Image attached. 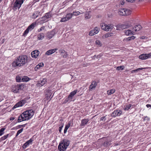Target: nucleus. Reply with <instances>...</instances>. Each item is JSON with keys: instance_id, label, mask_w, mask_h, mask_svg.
Returning <instances> with one entry per match:
<instances>
[{"instance_id": "1", "label": "nucleus", "mask_w": 151, "mask_h": 151, "mask_svg": "<svg viewBox=\"0 0 151 151\" xmlns=\"http://www.w3.org/2000/svg\"><path fill=\"white\" fill-rule=\"evenodd\" d=\"M27 57L22 55L17 57L13 62L12 66L13 68H18L24 66L28 63Z\"/></svg>"}, {"instance_id": "2", "label": "nucleus", "mask_w": 151, "mask_h": 151, "mask_svg": "<svg viewBox=\"0 0 151 151\" xmlns=\"http://www.w3.org/2000/svg\"><path fill=\"white\" fill-rule=\"evenodd\" d=\"M34 114V112L32 109L24 111L19 116L17 120L18 122H19L29 119Z\"/></svg>"}, {"instance_id": "3", "label": "nucleus", "mask_w": 151, "mask_h": 151, "mask_svg": "<svg viewBox=\"0 0 151 151\" xmlns=\"http://www.w3.org/2000/svg\"><path fill=\"white\" fill-rule=\"evenodd\" d=\"M70 141L67 139H64L61 141L58 146V149L60 151H64L69 145Z\"/></svg>"}, {"instance_id": "4", "label": "nucleus", "mask_w": 151, "mask_h": 151, "mask_svg": "<svg viewBox=\"0 0 151 151\" xmlns=\"http://www.w3.org/2000/svg\"><path fill=\"white\" fill-rule=\"evenodd\" d=\"M118 13L121 16H128L131 14V11L129 9L121 8L119 9Z\"/></svg>"}, {"instance_id": "5", "label": "nucleus", "mask_w": 151, "mask_h": 151, "mask_svg": "<svg viewBox=\"0 0 151 151\" xmlns=\"http://www.w3.org/2000/svg\"><path fill=\"white\" fill-rule=\"evenodd\" d=\"M100 26L102 29L106 31H111L114 28L113 25L111 24H106L105 23H102Z\"/></svg>"}, {"instance_id": "6", "label": "nucleus", "mask_w": 151, "mask_h": 151, "mask_svg": "<svg viewBox=\"0 0 151 151\" xmlns=\"http://www.w3.org/2000/svg\"><path fill=\"white\" fill-rule=\"evenodd\" d=\"M77 92V90H75L71 92L68 96V97L66 98L63 101V104H66L68 102H70L72 101L73 98Z\"/></svg>"}, {"instance_id": "7", "label": "nucleus", "mask_w": 151, "mask_h": 151, "mask_svg": "<svg viewBox=\"0 0 151 151\" xmlns=\"http://www.w3.org/2000/svg\"><path fill=\"white\" fill-rule=\"evenodd\" d=\"M25 0H16L14 4L13 7L15 9H19Z\"/></svg>"}, {"instance_id": "8", "label": "nucleus", "mask_w": 151, "mask_h": 151, "mask_svg": "<svg viewBox=\"0 0 151 151\" xmlns=\"http://www.w3.org/2000/svg\"><path fill=\"white\" fill-rule=\"evenodd\" d=\"M130 24H119L116 26V30H122L123 29L128 28L130 26Z\"/></svg>"}, {"instance_id": "9", "label": "nucleus", "mask_w": 151, "mask_h": 151, "mask_svg": "<svg viewBox=\"0 0 151 151\" xmlns=\"http://www.w3.org/2000/svg\"><path fill=\"white\" fill-rule=\"evenodd\" d=\"M99 28L97 27H96L90 31L88 35L91 36H93L98 34L99 32Z\"/></svg>"}, {"instance_id": "10", "label": "nucleus", "mask_w": 151, "mask_h": 151, "mask_svg": "<svg viewBox=\"0 0 151 151\" xmlns=\"http://www.w3.org/2000/svg\"><path fill=\"white\" fill-rule=\"evenodd\" d=\"M72 18V15L70 13L67 14L65 17L61 18L60 20V22H65Z\"/></svg>"}, {"instance_id": "11", "label": "nucleus", "mask_w": 151, "mask_h": 151, "mask_svg": "<svg viewBox=\"0 0 151 151\" xmlns=\"http://www.w3.org/2000/svg\"><path fill=\"white\" fill-rule=\"evenodd\" d=\"M47 79L43 78L40 79L37 82V87H41L43 86L47 82Z\"/></svg>"}, {"instance_id": "12", "label": "nucleus", "mask_w": 151, "mask_h": 151, "mask_svg": "<svg viewBox=\"0 0 151 151\" xmlns=\"http://www.w3.org/2000/svg\"><path fill=\"white\" fill-rule=\"evenodd\" d=\"M45 98L47 100H49L50 101L52 99V97L50 99V97L52 94L51 90L47 89L46 90Z\"/></svg>"}, {"instance_id": "13", "label": "nucleus", "mask_w": 151, "mask_h": 151, "mask_svg": "<svg viewBox=\"0 0 151 151\" xmlns=\"http://www.w3.org/2000/svg\"><path fill=\"white\" fill-rule=\"evenodd\" d=\"M122 111L120 110H114L111 114L112 116L116 117L117 116H120L122 114Z\"/></svg>"}, {"instance_id": "14", "label": "nucleus", "mask_w": 151, "mask_h": 151, "mask_svg": "<svg viewBox=\"0 0 151 151\" xmlns=\"http://www.w3.org/2000/svg\"><path fill=\"white\" fill-rule=\"evenodd\" d=\"M39 53L40 52L38 50H35L31 52V56L33 58H36L38 56Z\"/></svg>"}, {"instance_id": "15", "label": "nucleus", "mask_w": 151, "mask_h": 151, "mask_svg": "<svg viewBox=\"0 0 151 151\" xmlns=\"http://www.w3.org/2000/svg\"><path fill=\"white\" fill-rule=\"evenodd\" d=\"M58 49L56 48L49 50L45 52V55H50L54 53Z\"/></svg>"}, {"instance_id": "16", "label": "nucleus", "mask_w": 151, "mask_h": 151, "mask_svg": "<svg viewBox=\"0 0 151 151\" xmlns=\"http://www.w3.org/2000/svg\"><path fill=\"white\" fill-rule=\"evenodd\" d=\"M125 34L127 36H130L134 34V31H131L129 29H127L124 30Z\"/></svg>"}, {"instance_id": "17", "label": "nucleus", "mask_w": 151, "mask_h": 151, "mask_svg": "<svg viewBox=\"0 0 151 151\" xmlns=\"http://www.w3.org/2000/svg\"><path fill=\"white\" fill-rule=\"evenodd\" d=\"M89 121V120L88 119H83L81 120V122L80 125V126L81 127H84L87 124Z\"/></svg>"}, {"instance_id": "18", "label": "nucleus", "mask_w": 151, "mask_h": 151, "mask_svg": "<svg viewBox=\"0 0 151 151\" xmlns=\"http://www.w3.org/2000/svg\"><path fill=\"white\" fill-rule=\"evenodd\" d=\"M97 85V83L95 81H93L89 86V89L91 90L95 88Z\"/></svg>"}, {"instance_id": "19", "label": "nucleus", "mask_w": 151, "mask_h": 151, "mask_svg": "<svg viewBox=\"0 0 151 151\" xmlns=\"http://www.w3.org/2000/svg\"><path fill=\"white\" fill-rule=\"evenodd\" d=\"M142 28L141 26L140 25L135 26L133 28V30L134 33L137 31H139Z\"/></svg>"}, {"instance_id": "20", "label": "nucleus", "mask_w": 151, "mask_h": 151, "mask_svg": "<svg viewBox=\"0 0 151 151\" xmlns=\"http://www.w3.org/2000/svg\"><path fill=\"white\" fill-rule=\"evenodd\" d=\"M23 87V86L22 85H17L15 86V88L17 89V90H14V93H17L18 92V91L22 89Z\"/></svg>"}, {"instance_id": "21", "label": "nucleus", "mask_w": 151, "mask_h": 151, "mask_svg": "<svg viewBox=\"0 0 151 151\" xmlns=\"http://www.w3.org/2000/svg\"><path fill=\"white\" fill-rule=\"evenodd\" d=\"M55 34V33L53 32H48L47 33V37L49 39H50L54 36Z\"/></svg>"}, {"instance_id": "22", "label": "nucleus", "mask_w": 151, "mask_h": 151, "mask_svg": "<svg viewBox=\"0 0 151 151\" xmlns=\"http://www.w3.org/2000/svg\"><path fill=\"white\" fill-rule=\"evenodd\" d=\"M60 52L61 53V55L63 56L64 58H66L68 56V54L66 52H65V50L61 49L60 50Z\"/></svg>"}, {"instance_id": "23", "label": "nucleus", "mask_w": 151, "mask_h": 151, "mask_svg": "<svg viewBox=\"0 0 151 151\" xmlns=\"http://www.w3.org/2000/svg\"><path fill=\"white\" fill-rule=\"evenodd\" d=\"M44 65V64L42 63H40L36 66L35 68V70H37L38 69H40L41 67H43Z\"/></svg>"}, {"instance_id": "24", "label": "nucleus", "mask_w": 151, "mask_h": 151, "mask_svg": "<svg viewBox=\"0 0 151 151\" xmlns=\"http://www.w3.org/2000/svg\"><path fill=\"white\" fill-rule=\"evenodd\" d=\"M139 58L142 60H145L148 59L146 54H142L139 56Z\"/></svg>"}, {"instance_id": "25", "label": "nucleus", "mask_w": 151, "mask_h": 151, "mask_svg": "<svg viewBox=\"0 0 151 151\" xmlns=\"http://www.w3.org/2000/svg\"><path fill=\"white\" fill-rule=\"evenodd\" d=\"M135 38V37L134 36H132L131 37H129L128 38H127L126 39H124L123 40L124 42H127L128 41H129L130 40H133Z\"/></svg>"}, {"instance_id": "26", "label": "nucleus", "mask_w": 151, "mask_h": 151, "mask_svg": "<svg viewBox=\"0 0 151 151\" xmlns=\"http://www.w3.org/2000/svg\"><path fill=\"white\" fill-rule=\"evenodd\" d=\"M44 37V35L43 33H41L39 34L37 36L38 40H42Z\"/></svg>"}, {"instance_id": "27", "label": "nucleus", "mask_w": 151, "mask_h": 151, "mask_svg": "<svg viewBox=\"0 0 151 151\" xmlns=\"http://www.w3.org/2000/svg\"><path fill=\"white\" fill-rule=\"evenodd\" d=\"M36 25V23H33L32 24H31L30 25H29L27 28L29 31H31L34 28L35 26Z\"/></svg>"}, {"instance_id": "28", "label": "nucleus", "mask_w": 151, "mask_h": 151, "mask_svg": "<svg viewBox=\"0 0 151 151\" xmlns=\"http://www.w3.org/2000/svg\"><path fill=\"white\" fill-rule=\"evenodd\" d=\"M112 34V33H107L104 35H103L102 36V37L103 39L106 38L108 37L111 36V35Z\"/></svg>"}, {"instance_id": "29", "label": "nucleus", "mask_w": 151, "mask_h": 151, "mask_svg": "<svg viewBox=\"0 0 151 151\" xmlns=\"http://www.w3.org/2000/svg\"><path fill=\"white\" fill-rule=\"evenodd\" d=\"M83 13H81L79 12V11H73L72 13H70L72 15V17L73 16H77L81 14H83Z\"/></svg>"}, {"instance_id": "30", "label": "nucleus", "mask_w": 151, "mask_h": 151, "mask_svg": "<svg viewBox=\"0 0 151 151\" xmlns=\"http://www.w3.org/2000/svg\"><path fill=\"white\" fill-rule=\"evenodd\" d=\"M132 106L131 104H127L124 106V110H128Z\"/></svg>"}, {"instance_id": "31", "label": "nucleus", "mask_w": 151, "mask_h": 151, "mask_svg": "<svg viewBox=\"0 0 151 151\" xmlns=\"http://www.w3.org/2000/svg\"><path fill=\"white\" fill-rule=\"evenodd\" d=\"M115 91V90L114 89H112L110 90H108L107 91V93L109 95H111L114 93Z\"/></svg>"}, {"instance_id": "32", "label": "nucleus", "mask_w": 151, "mask_h": 151, "mask_svg": "<svg viewBox=\"0 0 151 151\" xmlns=\"http://www.w3.org/2000/svg\"><path fill=\"white\" fill-rule=\"evenodd\" d=\"M30 79L27 76H24L22 79V81L23 82H27L30 80Z\"/></svg>"}, {"instance_id": "33", "label": "nucleus", "mask_w": 151, "mask_h": 151, "mask_svg": "<svg viewBox=\"0 0 151 151\" xmlns=\"http://www.w3.org/2000/svg\"><path fill=\"white\" fill-rule=\"evenodd\" d=\"M23 106V104H22L20 101L16 104L13 107V109L15 108L18 107L22 106Z\"/></svg>"}, {"instance_id": "34", "label": "nucleus", "mask_w": 151, "mask_h": 151, "mask_svg": "<svg viewBox=\"0 0 151 151\" xmlns=\"http://www.w3.org/2000/svg\"><path fill=\"white\" fill-rule=\"evenodd\" d=\"M144 69V68H137L136 69H135V70H133L131 71V73H136V72H137L138 71L140 70H142Z\"/></svg>"}, {"instance_id": "35", "label": "nucleus", "mask_w": 151, "mask_h": 151, "mask_svg": "<svg viewBox=\"0 0 151 151\" xmlns=\"http://www.w3.org/2000/svg\"><path fill=\"white\" fill-rule=\"evenodd\" d=\"M96 45H98L100 47L102 45V44L101 42L99 40H97L95 41Z\"/></svg>"}, {"instance_id": "36", "label": "nucleus", "mask_w": 151, "mask_h": 151, "mask_svg": "<svg viewBox=\"0 0 151 151\" xmlns=\"http://www.w3.org/2000/svg\"><path fill=\"white\" fill-rule=\"evenodd\" d=\"M8 135H9V134H7L6 135H5L4 136H3L2 137L0 138V141H3L4 140L6 139L7 138V137L8 136Z\"/></svg>"}, {"instance_id": "37", "label": "nucleus", "mask_w": 151, "mask_h": 151, "mask_svg": "<svg viewBox=\"0 0 151 151\" xmlns=\"http://www.w3.org/2000/svg\"><path fill=\"white\" fill-rule=\"evenodd\" d=\"M124 66L123 65L118 66L116 68V70H122L124 69Z\"/></svg>"}, {"instance_id": "38", "label": "nucleus", "mask_w": 151, "mask_h": 151, "mask_svg": "<svg viewBox=\"0 0 151 151\" xmlns=\"http://www.w3.org/2000/svg\"><path fill=\"white\" fill-rule=\"evenodd\" d=\"M85 17L86 19H88L91 17V16L88 12H86L85 14Z\"/></svg>"}, {"instance_id": "39", "label": "nucleus", "mask_w": 151, "mask_h": 151, "mask_svg": "<svg viewBox=\"0 0 151 151\" xmlns=\"http://www.w3.org/2000/svg\"><path fill=\"white\" fill-rule=\"evenodd\" d=\"M23 128H22L21 129L19 130L17 133L16 137H17V136L23 131Z\"/></svg>"}, {"instance_id": "40", "label": "nucleus", "mask_w": 151, "mask_h": 151, "mask_svg": "<svg viewBox=\"0 0 151 151\" xmlns=\"http://www.w3.org/2000/svg\"><path fill=\"white\" fill-rule=\"evenodd\" d=\"M51 15L49 13H47L45 14L44 16V17L46 18V19H48V18L51 17Z\"/></svg>"}, {"instance_id": "41", "label": "nucleus", "mask_w": 151, "mask_h": 151, "mask_svg": "<svg viewBox=\"0 0 151 151\" xmlns=\"http://www.w3.org/2000/svg\"><path fill=\"white\" fill-rule=\"evenodd\" d=\"M5 129V128H2L0 129V136L2 135L4 133V131Z\"/></svg>"}, {"instance_id": "42", "label": "nucleus", "mask_w": 151, "mask_h": 151, "mask_svg": "<svg viewBox=\"0 0 151 151\" xmlns=\"http://www.w3.org/2000/svg\"><path fill=\"white\" fill-rule=\"evenodd\" d=\"M29 30L27 28L24 32L23 36H25L29 33Z\"/></svg>"}, {"instance_id": "43", "label": "nucleus", "mask_w": 151, "mask_h": 151, "mask_svg": "<svg viewBox=\"0 0 151 151\" xmlns=\"http://www.w3.org/2000/svg\"><path fill=\"white\" fill-rule=\"evenodd\" d=\"M38 16L37 14V12H35L33 14L32 16V17L33 18H37Z\"/></svg>"}, {"instance_id": "44", "label": "nucleus", "mask_w": 151, "mask_h": 151, "mask_svg": "<svg viewBox=\"0 0 151 151\" xmlns=\"http://www.w3.org/2000/svg\"><path fill=\"white\" fill-rule=\"evenodd\" d=\"M29 145V144L26 142L22 146V147L24 149L27 148Z\"/></svg>"}, {"instance_id": "45", "label": "nucleus", "mask_w": 151, "mask_h": 151, "mask_svg": "<svg viewBox=\"0 0 151 151\" xmlns=\"http://www.w3.org/2000/svg\"><path fill=\"white\" fill-rule=\"evenodd\" d=\"M149 120H150V119H149V118L147 116H145L143 118V120L144 121H149Z\"/></svg>"}, {"instance_id": "46", "label": "nucleus", "mask_w": 151, "mask_h": 151, "mask_svg": "<svg viewBox=\"0 0 151 151\" xmlns=\"http://www.w3.org/2000/svg\"><path fill=\"white\" fill-rule=\"evenodd\" d=\"M16 80L17 82H19L21 80V78L19 76H17L16 77Z\"/></svg>"}, {"instance_id": "47", "label": "nucleus", "mask_w": 151, "mask_h": 151, "mask_svg": "<svg viewBox=\"0 0 151 151\" xmlns=\"http://www.w3.org/2000/svg\"><path fill=\"white\" fill-rule=\"evenodd\" d=\"M32 141L33 140L31 139H30L29 140L27 141L26 142L29 144V145L30 144H31L32 143Z\"/></svg>"}, {"instance_id": "48", "label": "nucleus", "mask_w": 151, "mask_h": 151, "mask_svg": "<svg viewBox=\"0 0 151 151\" xmlns=\"http://www.w3.org/2000/svg\"><path fill=\"white\" fill-rule=\"evenodd\" d=\"M70 123H69L68 125L65 126V128L68 129V128L70 127Z\"/></svg>"}, {"instance_id": "49", "label": "nucleus", "mask_w": 151, "mask_h": 151, "mask_svg": "<svg viewBox=\"0 0 151 151\" xmlns=\"http://www.w3.org/2000/svg\"><path fill=\"white\" fill-rule=\"evenodd\" d=\"M45 28V27H41L40 29H38L37 30L38 32H39L41 31L42 29H44Z\"/></svg>"}, {"instance_id": "50", "label": "nucleus", "mask_w": 151, "mask_h": 151, "mask_svg": "<svg viewBox=\"0 0 151 151\" xmlns=\"http://www.w3.org/2000/svg\"><path fill=\"white\" fill-rule=\"evenodd\" d=\"M22 104H23V105L26 103V101L25 100H22L20 101Z\"/></svg>"}, {"instance_id": "51", "label": "nucleus", "mask_w": 151, "mask_h": 151, "mask_svg": "<svg viewBox=\"0 0 151 151\" xmlns=\"http://www.w3.org/2000/svg\"><path fill=\"white\" fill-rule=\"evenodd\" d=\"M63 124L59 128V131L60 132H61V130L62 129V128L63 127Z\"/></svg>"}, {"instance_id": "52", "label": "nucleus", "mask_w": 151, "mask_h": 151, "mask_svg": "<svg viewBox=\"0 0 151 151\" xmlns=\"http://www.w3.org/2000/svg\"><path fill=\"white\" fill-rule=\"evenodd\" d=\"M146 55L148 57V58H151V52L148 54H146Z\"/></svg>"}, {"instance_id": "53", "label": "nucleus", "mask_w": 151, "mask_h": 151, "mask_svg": "<svg viewBox=\"0 0 151 151\" xmlns=\"http://www.w3.org/2000/svg\"><path fill=\"white\" fill-rule=\"evenodd\" d=\"M105 120H106L105 116L102 117L100 119V120L101 121H103V120L105 121Z\"/></svg>"}, {"instance_id": "54", "label": "nucleus", "mask_w": 151, "mask_h": 151, "mask_svg": "<svg viewBox=\"0 0 151 151\" xmlns=\"http://www.w3.org/2000/svg\"><path fill=\"white\" fill-rule=\"evenodd\" d=\"M126 1L128 2L133 3L135 1V0H126Z\"/></svg>"}, {"instance_id": "55", "label": "nucleus", "mask_w": 151, "mask_h": 151, "mask_svg": "<svg viewBox=\"0 0 151 151\" xmlns=\"http://www.w3.org/2000/svg\"><path fill=\"white\" fill-rule=\"evenodd\" d=\"M26 125V124H22V125H19V128H20L21 127H24Z\"/></svg>"}, {"instance_id": "56", "label": "nucleus", "mask_w": 151, "mask_h": 151, "mask_svg": "<svg viewBox=\"0 0 151 151\" xmlns=\"http://www.w3.org/2000/svg\"><path fill=\"white\" fill-rule=\"evenodd\" d=\"M67 130L68 129H65V128L64 131V133H65L67 132Z\"/></svg>"}, {"instance_id": "57", "label": "nucleus", "mask_w": 151, "mask_h": 151, "mask_svg": "<svg viewBox=\"0 0 151 151\" xmlns=\"http://www.w3.org/2000/svg\"><path fill=\"white\" fill-rule=\"evenodd\" d=\"M14 119V118L13 117H11L10 119V120L11 121H13Z\"/></svg>"}, {"instance_id": "58", "label": "nucleus", "mask_w": 151, "mask_h": 151, "mask_svg": "<svg viewBox=\"0 0 151 151\" xmlns=\"http://www.w3.org/2000/svg\"><path fill=\"white\" fill-rule=\"evenodd\" d=\"M146 106L147 107V108H149V107H151V105H150V104H147L146 105Z\"/></svg>"}, {"instance_id": "59", "label": "nucleus", "mask_w": 151, "mask_h": 151, "mask_svg": "<svg viewBox=\"0 0 151 151\" xmlns=\"http://www.w3.org/2000/svg\"><path fill=\"white\" fill-rule=\"evenodd\" d=\"M141 39H143V37H142L141 38Z\"/></svg>"}, {"instance_id": "60", "label": "nucleus", "mask_w": 151, "mask_h": 151, "mask_svg": "<svg viewBox=\"0 0 151 151\" xmlns=\"http://www.w3.org/2000/svg\"><path fill=\"white\" fill-rule=\"evenodd\" d=\"M118 145L117 144H115V145Z\"/></svg>"}, {"instance_id": "61", "label": "nucleus", "mask_w": 151, "mask_h": 151, "mask_svg": "<svg viewBox=\"0 0 151 151\" xmlns=\"http://www.w3.org/2000/svg\"><path fill=\"white\" fill-rule=\"evenodd\" d=\"M118 145L117 144H115V145Z\"/></svg>"}, {"instance_id": "62", "label": "nucleus", "mask_w": 151, "mask_h": 151, "mask_svg": "<svg viewBox=\"0 0 151 151\" xmlns=\"http://www.w3.org/2000/svg\"><path fill=\"white\" fill-rule=\"evenodd\" d=\"M2 0H0V3L2 1Z\"/></svg>"}, {"instance_id": "63", "label": "nucleus", "mask_w": 151, "mask_h": 151, "mask_svg": "<svg viewBox=\"0 0 151 151\" xmlns=\"http://www.w3.org/2000/svg\"><path fill=\"white\" fill-rule=\"evenodd\" d=\"M124 4V3H123V4H122V5H123Z\"/></svg>"}]
</instances>
